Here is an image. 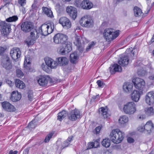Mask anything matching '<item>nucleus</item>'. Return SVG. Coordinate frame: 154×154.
Returning <instances> with one entry per match:
<instances>
[{
    "instance_id": "56",
    "label": "nucleus",
    "mask_w": 154,
    "mask_h": 154,
    "mask_svg": "<svg viewBox=\"0 0 154 154\" xmlns=\"http://www.w3.org/2000/svg\"><path fill=\"white\" fill-rule=\"evenodd\" d=\"M127 141L128 143H132L134 142V139L132 137H129L127 139Z\"/></svg>"
},
{
    "instance_id": "29",
    "label": "nucleus",
    "mask_w": 154,
    "mask_h": 154,
    "mask_svg": "<svg viewBox=\"0 0 154 154\" xmlns=\"http://www.w3.org/2000/svg\"><path fill=\"white\" fill-rule=\"evenodd\" d=\"M108 109L106 107H102L99 109V112L104 118H107L109 114L107 112Z\"/></svg>"
},
{
    "instance_id": "10",
    "label": "nucleus",
    "mask_w": 154,
    "mask_h": 154,
    "mask_svg": "<svg viewBox=\"0 0 154 154\" xmlns=\"http://www.w3.org/2000/svg\"><path fill=\"white\" fill-rule=\"evenodd\" d=\"M68 117L69 120L72 121L76 120L79 119L81 116L80 111L76 109L72 110L67 115Z\"/></svg>"
},
{
    "instance_id": "31",
    "label": "nucleus",
    "mask_w": 154,
    "mask_h": 154,
    "mask_svg": "<svg viewBox=\"0 0 154 154\" xmlns=\"http://www.w3.org/2000/svg\"><path fill=\"white\" fill-rule=\"evenodd\" d=\"M58 60L59 64L62 66H65L67 64L68 62V59L65 57L58 58Z\"/></svg>"
},
{
    "instance_id": "54",
    "label": "nucleus",
    "mask_w": 154,
    "mask_h": 154,
    "mask_svg": "<svg viewBox=\"0 0 154 154\" xmlns=\"http://www.w3.org/2000/svg\"><path fill=\"white\" fill-rule=\"evenodd\" d=\"M93 148H94L93 142L89 143L88 144L87 149H90Z\"/></svg>"
},
{
    "instance_id": "14",
    "label": "nucleus",
    "mask_w": 154,
    "mask_h": 154,
    "mask_svg": "<svg viewBox=\"0 0 154 154\" xmlns=\"http://www.w3.org/2000/svg\"><path fill=\"white\" fill-rule=\"evenodd\" d=\"M145 101L149 105H152L154 103V91H150L147 93L145 96Z\"/></svg>"
},
{
    "instance_id": "20",
    "label": "nucleus",
    "mask_w": 154,
    "mask_h": 154,
    "mask_svg": "<svg viewBox=\"0 0 154 154\" xmlns=\"http://www.w3.org/2000/svg\"><path fill=\"white\" fill-rule=\"evenodd\" d=\"M80 6L84 9H89L92 8L93 5L88 0H84L81 4Z\"/></svg>"
},
{
    "instance_id": "38",
    "label": "nucleus",
    "mask_w": 154,
    "mask_h": 154,
    "mask_svg": "<svg viewBox=\"0 0 154 154\" xmlns=\"http://www.w3.org/2000/svg\"><path fill=\"white\" fill-rule=\"evenodd\" d=\"M102 145L106 148L109 147L110 145V140L109 139H104L101 142Z\"/></svg>"
},
{
    "instance_id": "8",
    "label": "nucleus",
    "mask_w": 154,
    "mask_h": 154,
    "mask_svg": "<svg viewBox=\"0 0 154 154\" xmlns=\"http://www.w3.org/2000/svg\"><path fill=\"white\" fill-rule=\"evenodd\" d=\"M67 39L66 35L62 33H57L53 37L54 42L56 44L65 43Z\"/></svg>"
},
{
    "instance_id": "12",
    "label": "nucleus",
    "mask_w": 154,
    "mask_h": 154,
    "mask_svg": "<svg viewBox=\"0 0 154 154\" xmlns=\"http://www.w3.org/2000/svg\"><path fill=\"white\" fill-rule=\"evenodd\" d=\"M59 23L64 28L66 29H69L71 26V23L70 20L66 17H60L59 20Z\"/></svg>"
},
{
    "instance_id": "33",
    "label": "nucleus",
    "mask_w": 154,
    "mask_h": 154,
    "mask_svg": "<svg viewBox=\"0 0 154 154\" xmlns=\"http://www.w3.org/2000/svg\"><path fill=\"white\" fill-rule=\"evenodd\" d=\"M42 10L44 13L48 17H53V15L51 11L49 9L46 7H43L42 8Z\"/></svg>"
},
{
    "instance_id": "1",
    "label": "nucleus",
    "mask_w": 154,
    "mask_h": 154,
    "mask_svg": "<svg viewBox=\"0 0 154 154\" xmlns=\"http://www.w3.org/2000/svg\"><path fill=\"white\" fill-rule=\"evenodd\" d=\"M124 137V132L119 128L112 130L110 134L111 140L115 143H119L121 142Z\"/></svg>"
},
{
    "instance_id": "16",
    "label": "nucleus",
    "mask_w": 154,
    "mask_h": 154,
    "mask_svg": "<svg viewBox=\"0 0 154 154\" xmlns=\"http://www.w3.org/2000/svg\"><path fill=\"white\" fill-rule=\"evenodd\" d=\"M21 52L20 49L17 48L12 49L10 52V54L14 60H16L20 57Z\"/></svg>"
},
{
    "instance_id": "45",
    "label": "nucleus",
    "mask_w": 154,
    "mask_h": 154,
    "mask_svg": "<svg viewBox=\"0 0 154 154\" xmlns=\"http://www.w3.org/2000/svg\"><path fill=\"white\" fill-rule=\"evenodd\" d=\"M54 133H51L48 134L47 136L45 137V143H47L49 142L50 139L52 137Z\"/></svg>"
},
{
    "instance_id": "18",
    "label": "nucleus",
    "mask_w": 154,
    "mask_h": 154,
    "mask_svg": "<svg viewBox=\"0 0 154 154\" xmlns=\"http://www.w3.org/2000/svg\"><path fill=\"white\" fill-rule=\"evenodd\" d=\"M2 104L3 109L5 111L9 112H13L16 110V109L14 106L9 102H4L2 103Z\"/></svg>"
},
{
    "instance_id": "3",
    "label": "nucleus",
    "mask_w": 154,
    "mask_h": 154,
    "mask_svg": "<svg viewBox=\"0 0 154 154\" xmlns=\"http://www.w3.org/2000/svg\"><path fill=\"white\" fill-rule=\"evenodd\" d=\"M54 29L53 23L48 24H43L38 29L40 34L42 35L46 36L51 33Z\"/></svg>"
},
{
    "instance_id": "25",
    "label": "nucleus",
    "mask_w": 154,
    "mask_h": 154,
    "mask_svg": "<svg viewBox=\"0 0 154 154\" xmlns=\"http://www.w3.org/2000/svg\"><path fill=\"white\" fill-rule=\"evenodd\" d=\"M140 98L139 92L137 90L134 91L131 94V98L133 100L136 102H138Z\"/></svg>"
},
{
    "instance_id": "5",
    "label": "nucleus",
    "mask_w": 154,
    "mask_h": 154,
    "mask_svg": "<svg viewBox=\"0 0 154 154\" xmlns=\"http://www.w3.org/2000/svg\"><path fill=\"white\" fill-rule=\"evenodd\" d=\"M79 23L82 26L86 28L91 27L94 25L93 19L88 16H84L82 17Z\"/></svg>"
},
{
    "instance_id": "41",
    "label": "nucleus",
    "mask_w": 154,
    "mask_h": 154,
    "mask_svg": "<svg viewBox=\"0 0 154 154\" xmlns=\"http://www.w3.org/2000/svg\"><path fill=\"white\" fill-rule=\"evenodd\" d=\"M72 138L73 137L72 136H70L64 142L62 145L63 148L67 147L68 146L70 143V142L72 140Z\"/></svg>"
},
{
    "instance_id": "44",
    "label": "nucleus",
    "mask_w": 154,
    "mask_h": 154,
    "mask_svg": "<svg viewBox=\"0 0 154 154\" xmlns=\"http://www.w3.org/2000/svg\"><path fill=\"white\" fill-rule=\"evenodd\" d=\"M36 126V121L35 119H34L29 123L28 127L30 129L34 128Z\"/></svg>"
},
{
    "instance_id": "2",
    "label": "nucleus",
    "mask_w": 154,
    "mask_h": 154,
    "mask_svg": "<svg viewBox=\"0 0 154 154\" xmlns=\"http://www.w3.org/2000/svg\"><path fill=\"white\" fill-rule=\"evenodd\" d=\"M119 31H115L111 28H108L105 29L103 35L106 41H111L116 38L119 35Z\"/></svg>"
},
{
    "instance_id": "9",
    "label": "nucleus",
    "mask_w": 154,
    "mask_h": 154,
    "mask_svg": "<svg viewBox=\"0 0 154 154\" xmlns=\"http://www.w3.org/2000/svg\"><path fill=\"white\" fill-rule=\"evenodd\" d=\"M132 82L135 88L139 90L143 89L145 85V81L139 78H134L132 80Z\"/></svg>"
},
{
    "instance_id": "42",
    "label": "nucleus",
    "mask_w": 154,
    "mask_h": 154,
    "mask_svg": "<svg viewBox=\"0 0 154 154\" xmlns=\"http://www.w3.org/2000/svg\"><path fill=\"white\" fill-rule=\"evenodd\" d=\"M57 52L59 54L62 55L65 54L66 52L65 48L63 45V46H60L59 47L57 50Z\"/></svg>"
},
{
    "instance_id": "49",
    "label": "nucleus",
    "mask_w": 154,
    "mask_h": 154,
    "mask_svg": "<svg viewBox=\"0 0 154 154\" xmlns=\"http://www.w3.org/2000/svg\"><path fill=\"white\" fill-rule=\"evenodd\" d=\"M97 83L98 85V87L100 88H103L104 86V84L100 80H98Z\"/></svg>"
},
{
    "instance_id": "21",
    "label": "nucleus",
    "mask_w": 154,
    "mask_h": 154,
    "mask_svg": "<svg viewBox=\"0 0 154 154\" xmlns=\"http://www.w3.org/2000/svg\"><path fill=\"white\" fill-rule=\"evenodd\" d=\"M133 84L129 82L125 83L123 86V89L124 91L127 93H130L132 90Z\"/></svg>"
},
{
    "instance_id": "39",
    "label": "nucleus",
    "mask_w": 154,
    "mask_h": 154,
    "mask_svg": "<svg viewBox=\"0 0 154 154\" xmlns=\"http://www.w3.org/2000/svg\"><path fill=\"white\" fill-rule=\"evenodd\" d=\"M36 40L32 38L30 36L27 38L26 40V42L28 46L33 45Z\"/></svg>"
},
{
    "instance_id": "11",
    "label": "nucleus",
    "mask_w": 154,
    "mask_h": 154,
    "mask_svg": "<svg viewBox=\"0 0 154 154\" xmlns=\"http://www.w3.org/2000/svg\"><path fill=\"white\" fill-rule=\"evenodd\" d=\"M1 65L6 70L12 69V66L10 62L9 57L7 56H3L1 59Z\"/></svg>"
},
{
    "instance_id": "48",
    "label": "nucleus",
    "mask_w": 154,
    "mask_h": 154,
    "mask_svg": "<svg viewBox=\"0 0 154 154\" xmlns=\"http://www.w3.org/2000/svg\"><path fill=\"white\" fill-rule=\"evenodd\" d=\"M28 97L29 100L32 101L33 98V92L31 91H29L28 93Z\"/></svg>"
},
{
    "instance_id": "17",
    "label": "nucleus",
    "mask_w": 154,
    "mask_h": 154,
    "mask_svg": "<svg viewBox=\"0 0 154 154\" xmlns=\"http://www.w3.org/2000/svg\"><path fill=\"white\" fill-rule=\"evenodd\" d=\"M45 62L46 65L51 69L56 68L58 65L56 61L49 57L45 59Z\"/></svg>"
},
{
    "instance_id": "64",
    "label": "nucleus",
    "mask_w": 154,
    "mask_h": 154,
    "mask_svg": "<svg viewBox=\"0 0 154 154\" xmlns=\"http://www.w3.org/2000/svg\"><path fill=\"white\" fill-rule=\"evenodd\" d=\"M151 41L152 42H154V35L153 36L152 38L151 39Z\"/></svg>"
},
{
    "instance_id": "19",
    "label": "nucleus",
    "mask_w": 154,
    "mask_h": 154,
    "mask_svg": "<svg viewBox=\"0 0 154 154\" xmlns=\"http://www.w3.org/2000/svg\"><path fill=\"white\" fill-rule=\"evenodd\" d=\"M22 30L25 32H29L33 29V25L31 22H26L23 23L21 26Z\"/></svg>"
},
{
    "instance_id": "23",
    "label": "nucleus",
    "mask_w": 154,
    "mask_h": 154,
    "mask_svg": "<svg viewBox=\"0 0 154 154\" xmlns=\"http://www.w3.org/2000/svg\"><path fill=\"white\" fill-rule=\"evenodd\" d=\"M79 57V54L77 52H74L70 54V61L72 63H76Z\"/></svg>"
},
{
    "instance_id": "58",
    "label": "nucleus",
    "mask_w": 154,
    "mask_h": 154,
    "mask_svg": "<svg viewBox=\"0 0 154 154\" xmlns=\"http://www.w3.org/2000/svg\"><path fill=\"white\" fill-rule=\"evenodd\" d=\"M29 149H25L23 151V154H28L29 153Z\"/></svg>"
},
{
    "instance_id": "27",
    "label": "nucleus",
    "mask_w": 154,
    "mask_h": 154,
    "mask_svg": "<svg viewBox=\"0 0 154 154\" xmlns=\"http://www.w3.org/2000/svg\"><path fill=\"white\" fill-rule=\"evenodd\" d=\"M33 30L30 33V36L34 39L36 40L41 35L38 29H33Z\"/></svg>"
},
{
    "instance_id": "4",
    "label": "nucleus",
    "mask_w": 154,
    "mask_h": 154,
    "mask_svg": "<svg viewBox=\"0 0 154 154\" xmlns=\"http://www.w3.org/2000/svg\"><path fill=\"white\" fill-rule=\"evenodd\" d=\"M122 110L126 114H133L136 111V105L133 102L127 103L124 105Z\"/></svg>"
},
{
    "instance_id": "35",
    "label": "nucleus",
    "mask_w": 154,
    "mask_h": 154,
    "mask_svg": "<svg viewBox=\"0 0 154 154\" xmlns=\"http://www.w3.org/2000/svg\"><path fill=\"white\" fill-rule=\"evenodd\" d=\"M128 118L125 116H121L119 119V123L122 125L128 122Z\"/></svg>"
},
{
    "instance_id": "61",
    "label": "nucleus",
    "mask_w": 154,
    "mask_h": 154,
    "mask_svg": "<svg viewBox=\"0 0 154 154\" xmlns=\"http://www.w3.org/2000/svg\"><path fill=\"white\" fill-rule=\"evenodd\" d=\"M150 79L154 80V75H152L149 77Z\"/></svg>"
},
{
    "instance_id": "43",
    "label": "nucleus",
    "mask_w": 154,
    "mask_h": 154,
    "mask_svg": "<svg viewBox=\"0 0 154 154\" xmlns=\"http://www.w3.org/2000/svg\"><path fill=\"white\" fill-rule=\"evenodd\" d=\"M18 19V17L17 16H13L10 17L6 19V20L8 22H15Z\"/></svg>"
},
{
    "instance_id": "37",
    "label": "nucleus",
    "mask_w": 154,
    "mask_h": 154,
    "mask_svg": "<svg viewBox=\"0 0 154 154\" xmlns=\"http://www.w3.org/2000/svg\"><path fill=\"white\" fill-rule=\"evenodd\" d=\"M67 115V113L65 111H63L58 113L57 116V119L61 121Z\"/></svg>"
},
{
    "instance_id": "22",
    "label": "nucleus",
    "mask_w": 154,
    "mask_h": 154,
    "mask_svg": "<svg viewBox=\"0 0 154 154\" xmlns=\"http://www.w3.org/2000/svg\"><path fill=\"white\" fill-rule=\"evenodd\" d=\"M21 94L18 91H13L12 92L10 99L13 102H16L19 100L21 98Z\"/></svg>"
},
{
    "instance_id": "63",
    "label": "nucleus",
    "mask_w": 154,
    "mask_h": 154,
    "mask_svg": "<svg viewBox=\"0 0 154 154\" xmlns=\"http://www.w3.org/2000/svg\"><path fill=\"white\" fill-rule=\"evenodd\" d=\"M91 48L89 45L86 48V51H88Z\"/></svg>"
},
{
    "instance_id": "24",
    "label": "nucleus",
    "mask_w": 154,
    "mask_h": 154,
    "mask_svg": "<svg viewBox=\"0 0 154 154\" xmlns=\"http://www.w3.org/2000/svg\"><path fill=\"white\" fill-rule=\"evenodd\" d=\"M82 39V38L79 36H77L75 38V40L74 42V44L77 46V48L80 51H82L83 47L82 46V44L81 42V40Z\"/></svg>"
},
{
    "instance_id": "40",
    "label": "nucleus",
    "mask_w": 154,
    "mask_h": 154,
    "mask_svg": "<svg viewBox=\"0 0 154 154\" xmlns=\"http://www.w3.org/2000/svg\"><path fill=\"white\" fill-rule=\"evenodd\" d=\"M72 44L70 42H67L66 44L65 48L66 53L70 52L72 50Z\"/></svg>"
},
{
    "instance_id": "34",
    "label": "nucleus",
    "mask_w": 154,
    "mask_h": 154,
    "mask_svg": "<svg viewBox=\"0 0 154 154\" xmlns=\"http://www.w3.org/2000/svg\"><path fill=\"white\" fill-rule=\"evenodd\" d=\"M144 110L146 114L148 116H152L154 114V109L152 107L146 108Z\"/></svg>"
},
{
    "instance_id": "52",
    "label": "nucleus",
    "mask_w": 154,
    "mask_h": 154,
    "mask_svg": "<svg viewBox=\"0 0 154 154\" xmlns=\"http://www.w3.org/2000/svg\"><path fill=\"white\" fill-rule=\"evenodd\" d=\"M6 50V48L0 47V55H2Z\"/></svg>"
},
{
    "instance_id": "32",
    "label": "nucleus",
    "mask_w": 154,
    "mask_h": 154,
    "mask_svg": "<svg viewBox=\"0 0 154 154\" xmlns=\"http://www.w3.org/2000/svg\"><path fill=\"white\" fill-rule=\"evenodd\" d=\"M134 15L136 17H140L143 15L141 9L137 7L134 8Z\"/></svg>"
},
{
    "instance_id": "62",
    "label": "nucleus",
    "mask_w": 154,
    "mask_h": 154,
    "mask_svg": "<svg viewBox=\"0 0 154 154\" xmlns=\"http://www.w3.org/2000/svg\"><path fill=\"white\" fill-rule=\"evenodd\" d=\"M21 11H22L23 14H25L26 13L25 9L24 8H22L21 9Z\"/></svg>"
},
{
    "instance_id": "53",
    "label": "nucleus",
    "mask_w": 154,
    "mask_h": 154,
    "mask_svg": "<svg viewBox=\"0 0 154 154\" xmlns=\"http://www.w3.org/2000/svg\"><path fill=\"white\" fill-rule=\"evenodd\" d=\"M138 130L140 132H143L145 130V126H140L137 128Z\"/></svg>"
},
{
    "instance_id": "51",
    "label": "nucleus",
    "mask_w": 154,
    "mask_h": 154,
    "mask_svg": "<svg viewBox=\"0 0 154 154\" xmlns=\"http://www.w3.org/2000/svg\"><path fill=\"white\" fill-rule=\"evenodd\" d=\"M99 141V140H97L93 142L94 148H96L99 146L100 143Z\"/></svg>"
},
{
    "instance_id": "59",
    "label": "nucleus",
    "mask_w": 154,
    "mask_h": 154,
    "mask_svg": "<svg viewBox=\"0 0 154 154\" xmlns=\"http://www.w3.org/2000/svg\"><path fill=\"white\" fill-rule=\"evenodd\" d=\"M95 44V43H94V42H92L91 44L89 45V46L91 48H92L93 47L94 45Z\"/></svg>"
},
{
    "instance_id": "26",
    "label": "nucleus",
    "mask_w": 154,
    "mask_h": 154,
    "mask_svg": "<svg viewBox=\"0 0 154 154\" xmlns=\"http://www.w3.org/2000/svg\"><path fill=\"white\" fill-rule=\"evenodd\" d=\"M110 71L112 73L114 71L115 72H121L122 69L121 67L117 64H114V65L111 66L109 68Z\"/></svg>"
},
{
    "instance_id": "7",
    "label": "nucleus",
    "mask_w": 154,
    "mask_h": 154,
    "mask_svg": "<svg viewBox=\"0 0 154 154\" xmlns=\"http://www.w3.org/2000/svg\"><path fill=\"white\" fill-rule=\"evenodd\" d=\"M36 80L39 85L42 87L47 85L49 82L51 81V79L48 75H40L37 78Z\"/></svg>"
},
{
    "instance_id": "60",
    "label": "nucleus",
    "mask_w": 154,
    "mask_h": 154,
    "mask_svg": "<svg viewBox=\"0 0 154 154\" xmlns=\"http://www.w3.org/2000/svg\"><path fill=\"white\" fill-rule=\"evenodd\" d=\"M145 118V116L143 115H140L139 117V119H143Z\"/></svg>"
},
{
    "instance_id": "57",
    "label": "nucleus",
    "mask_w": 154,
    "mask_h": 154,
    "mask_svg": "<svg viewBox=\"0 0 154 154\" xmlns=\"http://www.w3.org/2000/svg\"><path fill=\"white\" fill-rule=\"evenodd\" d=\"M101 128L100 126L97 127L95 129V130L96 131V133L97 134L99 133L101 130Z\"/></svg>"
},
{
    "instance_id": "36",
    "label": "nucleus",
    "mask_w": 154,
    "mask_h": 154,
    "mask_svg": "<svg viewBox=\"0 0 154 154\" xmlns=\"http://www.w3.org/2000/svg\"><path fill=\"white\" fill-rule=\"evenodd\" d=\"M30 63L29 57H28L26 56L24 63V66L25 69L27 70L29 69Z\"/></svg>"
},
{
    "instance_id": "50",
    "label": "nucleus",
    "mask_w": 154,
    "mask_h": 154,
    "mask_svg": "<svg viewBox=\"0 0 154 154\" xmlns=\"http://www.w3.org/2000/svg\"><path fill=\"white\" fill-rule=\"evenodd\" d=\"M26 3V0H18V3L21 6H23Z\"/></svg>"
},
{
    "instance_id": "46",
    "label": "nucleus",
    "mask_w": 154,
    "mask_h": 154,
    "mask_svg": "<svg viewBox=\"0 0 154 154\" xmlns=\"http://www.w3.org/2000/svg\"><path fill=\"white\" fill-rule=\"evenodd\" d=\"M41 67L43 70L46 72H48L49 70V69L48 67L46 64L44 63H43L41 65Z\"/></svg>"
},
{
    "instance_id": "47",
    "label": "nucleus",
    "mask_w": 154,
    "mask_h": 154,
    "mask_svg": "<svg viewBox=\"0 0 154 154\" xmlns=\"http://www.w3.org/2000/svg\"><path fill=\"white\" fill-rule=\"evenodd\" d=\"M17 75L18 77H22L23 75V73L20 69H17Z\"/></svg>"
},
{
    "instance_id": "55",
    "label": "nucleus",
    "mask_w": 154,
    "mask_h": 154,
    "mask_svg": "<svg viewBox=\"0 0 154 154\" xmlns=\"http://www.w3.org/2000/svg\"><path fill=\"white\" fill-rule=\"evenodd\" d=\"M6 83L8 84L10 87H11L13 85V83L12 81L8 79H6Z\"/></svg>"
},
{
    "instance_id": "6",
    "label": "nucleus",
    "mask_w": 154,
    "mask_h": 154,
    "mask_svg": "<svg viewBox=\"0 0 154 154\" xmlns=\"http://www.w3.org/2000/svg\"><path fill=\"white\" fill-rule=\"evenodd\" d=\"M132 48L127 49L125 52V55L122 57L119 60V63L122 66H125L128 64L129 61V57L131 54Z\"/></svg>"
},
{
    "instance_id": "30",
    "label": "nucleus",
    "mask_w": 154,
    "mask_h": 154,
    "mask_svg": "<svg viewBox=\"0 0 154 154\" xmlns=\"http://www.w3.org/2000/svg\"><path fill=\"white\" fill-rule=\"evenodd\" d=\"M16 87L20 89H23L25 87L24 83L20 80L17 79L15 81Z\"/></svg>"
},
{
    "instance_id": "28",
    "label": "nucleus",
    "mask_w": 154,
    "mask_h": 154,
    "mask_svg": "<svg viewBox=\"0 0 154 154\" xmlns=\"http://www.w3.org/2000/svg\"><path fill=\"white\" fill-rule=\"evenodd\" d=\"M144 126L145 130L148 133H150L154 129L153 124L151 121L147 122Z\"/></svg>"
},
{
    "instance_id": "15",
    "label": "nucleus",
    "mask_w": 154,
    "mask_h": 154,
    "mask_svg": "<svg viewBox=\"0 0 154 154\" xmlns=\"http://www.w3.org/2000/svg\"><path fill=\"white\" fill-rule=\"evenodd\" d=\"M66 11L70 17L73 20H75L77 15L76 8L72 6H68L66 8Z\"/></svg>"
},
{
    "instance_id": "13",
    "label": "nucleus",
    "mask_w": 154,
    "mask_h": 154,
    "mask_svg": "<svg viewBox=\"0 0 154 154\" xmlns=\"http://www.w3.org/2000/svg\"><path fill=\"white\" fill-rule=\"evenodd\" d=\"M1 26L2 34L4 35H6L10 32L11 29V25L8 23L2 22L0 24Z\"/></svg>"
}]
</instances>
